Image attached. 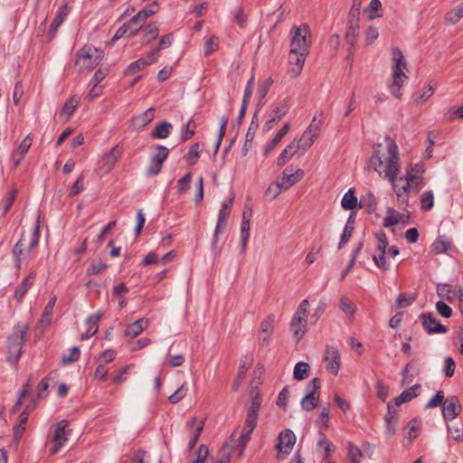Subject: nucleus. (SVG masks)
Returning <instances> with one entry per match:
<instances>
[{
  "instance_id": "obj_1",
  "label": "nucleus",
  "mask_w": 463,
  "mask_h": 463,
  "mask_svg": "<svg viewBox=\"0 0 463 463\" xmlns=\"http://www.w3.org/2000/svg\"><path fill=\"white\" fill-rule=\"evenodd\" d=\"M386 146L378 145L374 150L373 156L370 159V166L373 167L380 175L389 181H392L400 172L399 148L393 139L389 136L385 137Z\"/></svg>"
},
{
  "instance_id": "obj_2",
  "label": "nucleus",
  "mask_w": 463,
  "mask_h": 463,
  "mask_svg": "<svg viewBox=\"0 0 463 463\" xmlns=\"http://www.w3.org/2000/svg\"><path fill=\"white\" fill-rule=\"evenodd\" d=\"M392 60L394 62L392 65V82L389 85V89L392 96L401 99L402 95L401 88L407 76L403 71V69L406 68V62L400 49H392Z\"/></svg>"
},
{
  "instance_id": "obj_3",
  "label": "nucleus",
  "mask_w": 463,
  "mask_h": 463,
  "mask_svg": "<svg viewBox=\"0 0 463 463\" xmlns=\"http://www.w3.org/2000/svg\"><path fill=\"white\" fill-rule=\"evenodd\" d=\"M29 331V326L26 324L17 325L14 333L8 337V361L15 363L22 354L23 345L25 342V336Z\"/></svg>"
},
{
  "instance_id": "obj_4",
  "label": "nucleus",
  "mask_w": 463,
  "mask_h": 463,
  "mask_svg": "<svg viewBox=\"0 0 463 463\" xmlns=\"http://www.w3.org/2000/svg\"><path fill=\"white\" fill-rule=\"evenodd\" d=\"M103 58L102 52L97 48L85 45L78 51L75 66L80 71H90L95 68Z\"/></svg>"
},
{
  "instance_id": "obj_5",
  "label": "nucleus",
  "mask_w": 463,
  "mask_h": 463,
  "mask_svg": "<svg viewBox=\"0 0 463 463\" xmlns=\"http://www.w3.org/2000/svg\"><path fill=\"white\" fill-rule=\"evenodd\" d=\"M290 33L292 35L291 50L309 52L310 43L307 40L310 36L309 27L307 24L293 26Z\"/></svg>"
},
{
  "instance_id": "obj_6",
  "label": "nucleus",
  "mask_w": 463,
  "mask_h": 463,
  "mask_svg": "<svg viewBox=\"0 0 463 463\" xmlns=\"http://www.w3.org/2000/svg\"><path fill=\"white\" fill-rule=\"evenodd\" d=\"M68 427L69 422L66 420H61L54 425L52 436V441L54 443V446L51 449L52 455L58 453L61 448L68 441V436L71 432V430Z\"/></svg>"
},
{
  "instance_id": "obj_7",
  "label": "nucleus",
  "mask_w": 463,
  "mask_h": 463,
  "mask_svg": "<svg viewBox=\"0 0 463 463\" xmlns=\"http://www.w3.org/2000/svg\"><path fill=\"white\" fill-rule=\"evenodd\" d=\"M289 110V100L284 99L277 102L269 115V118L263 125V130L269 131L275 123L279 122Z\"/></svg>"
},
{
  "instance_id": "obj_8",
  "label": "nucleus",
  "mask_w": 463,
  "mask_h": 463,
  "mask_svg": "<svg viewBox=\"0 0 463 463\" xmlns=\"http://www.w3.org/2000/svg\"><path fill=\"white\" fill-rule=\"evenodd\" d=\"M307 393L301 401V406L304 410L310 411L315 409L318 402V395L317 391L320 389V380L314 378L307 385Z\"/></svg>"
},
{
  "instance_id": "obj_9",
  "label": "nucleus",
  "mask_w": 463,
  "mask_h": 463,
  "mask_svg": "<svg viewBox=\"0 0 463 463\" xmlns=\"http://www.w3.org/2000/svg\"><path fill=\"white\" fill-rule=\"evenodd\" d=\"M258 419L259 415L247 412L244 426L239 438L241 454L243 452L245 446L251 439V433L257 426Z\"/></svg>"
},
{
  "instance_id": "obj_10",
  "label": "nucleus",
  "mask_w": 463,
  "mask_h": 463,
  "mask_svg": "<svg viewBox=\"0 0 463 463\" xmlns=\"http://www.w3.org/2000/svg\"><path fill=\"white\" fill-rule=\"evenodd\" d=\"M158 150L157 154L152 156L150 165L147 168L149 175H156L162 169L163 164L168 156L169 150L167 147L158 145L156 146Z\"/></svg>"
},
{
  "instance_id": "obj_11",
  "label": "nucleus",
  "mask_w": 463,
  "mask_h": 463,
  "mask_svg": "<svg viewBox=\"0 0 463 463\" xmlns=\"http://www.w3.org/2000/svg\"><path fill=\"white\" fill-rule=\"evenodd\" d=\"M324 360L326 363V369L332 374L336 375L340 369V354L338 350L332 345H326Z\"/></svg>"
},
{
  "instance_id": "obj_12",
  "label": "nucleus",
  "mask_w": 463,
  "mask_h": 463,
  "mask_svg": "<svg viewBox=\"0 0 463 463\" xmlns=\"http://www.w3.org/2000/svg\"><path fill=\"white\" fill-rule=\"evenodd\" d=\"M296 443V436L291 430H282L278 437L276 449L283 454H289Z\"/></svg>"
},
{
  "instance_id": "obj_13",
  "label": "nucleus",
  "mask_w": 463,
  "mask_h": 463,
  "mask_svg": "<svg viewBox=\"0 0 463 463\" xmlns=\"http://www.w3.org/2000/svg\"><path fill=\"white\" fill-rule=\"evenodd\" d=\"M309 52L291 50L288 55V62L291 66L289 71L292 77H297L301 72L306 61V58Z\"/></svg>"
},
{
  "instance_id": "obj_14",
  "label": "nucleus",
  "mask_w": 463,
  "mask_h": 463,
  "mask_svg": "<svg viewBox=\"0 0 463 463\" xmlns=\"http://www.w3.org/2000/svg\"><path fill=\"white\" fill-rule=\"evenodd\" d=\"M419 318L421 321L422 326L430 335L444 334L447 332V328L439 321H437V319L430 313L421 314Z\"/></svg>"
},
{
  "instance_id": "obj_15",
  "label": "nucleus",
  "mask_w": 463,
  "mask_h": 463,
  "mask_svg": "<svg viewBox=\"0 0 463 463\" xmlns=\"http://www.w3.org/2000/svg\"><path fill=\"white\" fill-rule=\"evenodd\" d=\"M460 407L456 396H449L443 402L442 414L446 420H454L459 413Z\"/></svg>"
},
{
  "instance_id": "obj_16",
  "label": "nucleus",
  "mask_w": 463,
  "mask_h": 463,
  "mask_svg": "<svg viewBox=\"0 0 463 463\" xmlns=\"http://www.w3.org/2000/svg\"><path fill=\"white\" fill-rule=\"evenodd\" d=\"M304 171L298 169L295 173H288V168H286L282 173V177L278 181L279 186L283 190H288L294 184L298 183L304 177Z\"/></svg>"
},
{
  "instance_id": "obj_17",
  "label": "nucleus",
  "mask_w": 463,
  "mask_h": 463,
  "mask_svg": "<svg viewBox=\"0 0 463 463\" xmlns=\"http://www.w3.org/2000/svg\"><path fill=\"white\" fill-rule=\"evenodd\" d=\"M392 184L393 190L397 195L398 200L403 203L408 201V194L411 191L410 184L405 177H400L396 180V177H393L392 181H390Z\"/></svg>"
},
{
  "instance_id": "obj_18",
  "label": "nucleus",
  "mask_w": 463,
  "mask_h": 463,
  "mask_svg": "<svg viewBox=\"0 0 463 463\" xmlns=\"http://www.w3.org/2000/svg\"><path fill=\"white\" fill-rule=\"evenodd\" d=\"M122 152V146L120 145H116L109 153L103 156L101 162L102 166L105 168L106 172H109L112 169V167L121 157Z\"/></svg>"
},
{
  "instance_id": "obj_19",
  "label": "nucleus",
  "mask_w": 463,
  "mask_h": 463,
  "mask_svg": "<svg viewBox=\"0 0 463 463\" xmlns=\"http://www.w3.org/2000/svg\"><path fill=\"white\" fill-rule=\"evenodd\" d=\"M103 317V312L99 310L95 314L90 316L86 320L87 331L80 335V340H87L93 336L99 329V321Z\"/></svg>"
},
{
  "instance_id": "obj_20",
  "label": "nucleus",
  "mask_w": 463,
  "mask_h": 463,
  "mask_svg": "<svg viewBox=\"0 0 463 463\" xmlns=\"http://www.w3.org/2000/svg\"><path fill=\"white\" fill-rule=\"evenodd\" d=\"M158 10V3L156 1H154L149 6L146 8L139 11L137 14H136L130 20L129 23L131 24L139 25V27H142L145 21L154 14H156Z\"/></svg>"
},
{
  "instance_id": "obj_21",
  "label": "nucleus",
  "mask_w": 463,
  "mask_h": 463,
  "mask_svg": "<svg viewBox=\"0 0 463 463\" xmlns=\"http://www.w3.org/2000/svg\"><path fill=\"white\" fill-rule=\"evenodd\" d=\"M410 215L405 213H395L392 208H389L387 215L383 219L384 227H391L397 223L406 224L409 222Z\"/></svg>"
},
{
  "instance_id": "obj_22",
  "label": "nucleus",
  "mask_w": 463,
  "mask_h": 463,
  "mask_svg": "<svg viewBox=\"0 0 463 463\" xmlns=\"http://www.w3.org/2000/svg\"><path fill=\"white\" fill-rule=\"evenodd\" d=\"M28 421V412L26 411H24L20 415L18 419V422L14 426V441L15 443V446H18L23 434L25 430V425Z\"/></svg>"
},
{
  "instance_id": "obj_23",
  "label": "nucleus",
  "mask_w": 463,
  "mask_h": 463,
  "mask_svg": "<svg viewBox=\"0 0 463 463\" xmlns=\"http://www.w3.org/2000/svg\"><path fill=\"white\" fill-rule=\"evenodd\" d=\"M35 274L33 272L30 273L26 278H24L22 283L18 285L14 290V298L21 302L24 295L33 284Z\"/></svg>"
},
{
  "instance_id": "obj_24",
  "label": "nucleus",
  "mask_w": 463,
  "mask_h": 463,
  "mask_svg": "<svg viewBox=\"0 0 463 463\" xmlns=\"http://www.w3.org/2000/svg\"><path fill=\"white\" fill-rule=\"evenodd\" d=\"M203 425H204L203 421L198 420L196 417H193L190 420L187 421V423H186L187 428H193L194 426H195L194 432L189 441V449H192L197 443L198 439L203 430Z\"/></svg>"
},
{
  "instance_id": "obj_25",
  "label": "nucleus",
  "mask_w": 463,
  "mask_h": 463,
  "mask_svg": "<svg viewBox=\"0 0 463 463\" xmlns=\"http://www.w3.org/2000/svg\"><path fill=\"white\" fill-rule=\"evenodd\" d=\"M420 389V384H414L413 386L404 390L394 401L397 406L411 401L413 398L419 395Z\"/></svg>"
},
{
  "instance_id": "obj_26",
  "label": "nucleus",
  "mask_w": 463,
  "mask_h": 463,
  "mask_svg": "<svg viewBox=\"0 0 463 463\" xmlns=\"http://www.w3.org/2000/svg\"><path fill=\"white\" fill-rule=\"evenodd\" d=\"M148 320L147 319H138L132 324L128 325L126 329V335L130 336L131 338H134L137 336L139 334H141L144 329L147 326Z\"/></svg>"
},
{
  "instance_id": "obj_27",
  "label": "nucleus",
  "mask_w": 463,
  "mask_h": 463,
  "mask_svg": "<svg viewBox=\"0 0 463 463\" xmlns=\"http://www.w3.org/2000/svg\"><path fill=\"white\" fill-rule=\"evenodd\" d=\"M317 445L324 449V458L325 461L329 460L332 454L335 450V446L326 437V435L322 432H319V439L317 441Z\"/></svg>"
},
{
  "instance_id": "obj_28",
  "label": "nucleus",
  "mask_w": 463,
  "mask_h": 463,
  "mask_svg": "<svg viewBox=\"0 0 463 463\" xmlns=\"http://www.w3.org/2000/svg\"><path fill=\"white\" fill-rule=\"evenodd\" d=\"M297 152L298 146H295V141H293L290 144H288L279 156L277 159L278 165L283 166L284 165H286Z\"/></svg>"
},
{
  "instance_id": "obj_29",
  "label": "nucleus",
  "mask_w": 463,
  "mask_h": 463,
  "mask_svg": "<svg viewBox=\"0 0 463 463\" xmlns=\"http://www.w3.org/2000/svg\"><path fill=\"white\" fill-rule=\"evenodd\" d=\"M78 105L79 99L74 97L67 100L60 112V118L64 122L69 120Z\"/></svg>"
},
{
  "instance_id": "obj_30",
  "label": "nucleus",
  "mask_w": 463,
  "mask_h": 463,
  "mask_svg": "<svg viewBox=\"0 0 463 463\" xmlns=\"http://www.w3.org/2000/svg\"><path fill=\"white\" fill-rule=\"evenodd\" d=\"M354 219H355V213H352L349 215L348 219H347V222H346V224L345 226V229H344V232H343V233L341 235V239H340V242H339L338 248H342L350 240V238L352 236V233L354 232Z\"/></svg>"
},
{
  "instance_id": "obj_31",
  "label": "nucleus",
  "mask_w": 463,
  "mask_h": 463,
  "mask_svg": "<svg viewBox=\"0 0 463 463\" xmlns=\"http://www.w3.org/2000/svg\"><path fill=\"white\" fill-rule=\"evenodd\" d=\"M172 128L173 127L171 123L163 121L156 126L155 129L151 132V137L157 139L166 138L169 136Z\"/></svg>"
},
{
  "instance_id": "obj_32",
  "label": "nucleus",
  "mask_w": 463,
  "mask_h": 463,
  "mask_svg": "<svg viewBox=\"0 0 463 463\" xmlns=\"http://www.w3.org/2000/svg\"><path fill=\"white\" fill-rule=\"evenodd\" d=\"M228 218H229V213L227 211H224L223 209H221L219 212L217 225H216L215 231H214V237H213V245L216 244V242L218 241L219 234L223 232V231L226 227Z\"/></svg>"
},
{
  "instance_id": "obj_33",
  "label": "nucleus",
  "mask_w": 463,
  "mask_h": 463,
  "mask_svg": "<svg viewBox=\"0 0 463 463\" xmlns=\"http://www.w3.org/2000/svg\"><path fill=\"white\" fill-rule=\"evenodd\" d=\"M250 217H242L241 226V253H244L247 248L248 240L250 237Z\"/></svg>"
},
{
  "instance_id": "obj_34",
  "label": "nucleus",
  "mask_w": 463,
  "mask_h": 463,
  "mask_svg": "<svg viewBox=\"0 0 463 463\" xmlns=\"http://www.w3.org/2000/svg\"><path fill=\"white\" fill-rule=\"evenodd\" d=\"M68 13L69 11L67 5H64L59 8L50 26V33H53L58 30L59 26L62 24Z\"/></svg>"
},
{
  "instance_id": "obj_35",
  "label": "nucleus",
  "mask_w": 463,
  "mask_h": 463,
  "mask_svg": "<svg viewBox=\"0 0 463 463\" xmlns=\"http://www.w3.org/2000/svg\"><path fill=\"white\" fill-rule=\"evenodd\" d=\"M341 205L345 210H354L357 205V198L354 196V188H350L343 196Z\"/></svg>"
},
{
  "instance_id": "obj_36",
  "label": "nucleus",
  "mask_w": 463,
  "mask_h": 463,
  "mask_svg": "<svg viewBox=\"0 0 463 463\" xmlns=\"http://www.w3.org/2000/svg\"><path fill=\"white\" fill-rule=\"evenodd\" d=\"M156 61V58L153 57L152 60H145L139 59L136 61H133L128 67L126 73L127 74H135L136 72L144 70L149 64H152Z\"/></svg>"
},
{
  "instance_id": "obj_37",
  "label": "nucleus",
  "mask_w": 463,
  "mask_h": 463,
  "mask_svg": "<svg viewBox=\"0 0 463 463\" xmlns=\"http://www.w3.org/2000/svg\"><path fill=\"white\" fill-rule=\"evenodd\" d=\"M308 306H309V303H308L307 299L302 300L300 302L298 309L296 310L292 320L298 321V322L305 321L307 323L308 313H309Z\"/></svg>"
},
{
  "instance_id": "obj_38",
  "label": "nucleus",
  "mask_w": 463,
  "mask_h": 463,
  "mask_svg": "<svg viewBox=\"0 0 463 463\" xmlns=\"http://www.w3.org/2000/svg\"><path fill=\"white\" fill-rule=\"evenodd\" d=\"M450 248V242L445 236H439L432 244L431 251L434 254H441L446 252Z\"/></svg>"
},
{
  "instance_id": "obj_39",
  "label": "nucleus",
  "mask_w": 463,
  "mask_h": 463,
  "mask_svg": "<svg viewBox=\"0 0 463 463\" xmlns=\"http://www.w3.org/2000/svg\"><path fill=\"white\" fill-rule=\"evenodd\" d=\"M57 298L56 296H53L51 300L47 303V305L44 307L43 313L41 317V324L43 326H48L51 323V317L53 312V308L56 303Z\"/></svg>"
},
{
  "instance_id": "obj_40",
  "label": "nucleus",
  "mask_w": 463,
  "mask_h": 463,
  "mask_svg": "<svg viewBox=\"0 0 463 463\" xmlns=\"http://www.w3.org/2000/svg\"><path fill=\"white\" fill-rule=\"evenodd\" d=\"M463 17V3L446 14L445 19L450 24H457Z\"/></svg>"
},
{
  "instance_id": "obj_41",
  "label": "nucleus",
  "mask_w": 463,
  "mask_h": 463,
  "mask_svg": "<svg viewBox=\"0 0 463 463\" xmlns=\"http://www.w3.org/2000/svg\"><path fill=\"white\" fill-rule=\"evenodd\" d=\"M290 329L294 337L296 338L297 343H298L305 335L307 323L305 321L298 322L292 320L290 324Z\"/></svg>"
},
{
  "instance_id": "obj_42",
  "label": "nucleus",
  "mask_w": 463,
  "mask_h": 463,
  "mask_svg": "<svg viewBox=\"0 0 463 463\" xmlns=\"http://www.w3.org/2000/svg\"><path fill=\"white\" fill-rule=\"evenodd\" d=\"M408 431V439L410 440V443L418 437L420 434V429H421V422L420 420L418 418H415L408 422L406 427Z\"/></svg>"
},
{
  "instance_id": "obj_43",
  "label": "nucleus",
  "mask_w": 463,
  "mask_h": 463,
  "mask_svg": "<svg viewBox=\"0 0 463 463\" xmlns=\"http://www.w3.org/2000/svg\"><path fill=\"white\" fill-rule=\"evenodd\" d=\"M317 115L314 116L312 122L309 124L307 128L303 133V137H311L315 141L320 133V123H317Z\"/></svg>"
},
{
  "instance_id": "obj_44",
  "label": "nucleus",
  "mask_w": 463,
  "mask_h": 463,
  "mask_svg": "<svg viewBox=\"0 0 463 463\" xmlns=\"http://www.w3.org/2000/svg\"><path fill=\"white\" fill-rule=\"evenodd\" d=\"M143 31L145 33L144 40L142 42L143 44L149 43L152 40L156 39L159 33V29L155 23L148 24Z\"/></svg>"
},
{
  "instance_id": "obj_45",
  "label": "nucleus",
  "mask_w": 463,
  "mask_h": 463,
  "mask_svg": "<svg viewBox=\"0 0 463 463\" xmlns=\"http://www.w3.org/2000/svg\"><path fill=\"white\" fill-rule=\"evenodd\" d=\"M201 152H202V147H201L200 144L199 143L194 144L189 148L188 153L184 156L186 159V162L190 165H194L197 162Z\"/></svg>"
},
{
  "instance_id": "obj_46",
  "label": "nucleus",
  "mask_w": 463,
  "mask_h": 463,
  "mask_svg": "<svg viewBox=\"0 0 463 463\" xmlns=\"http://www.w3.org/2000/svg\"><path fill=\"white\" fill-rule=\"evenodd\" d=\"M347 450L349 460L352 463H361V459L364 455L357 446H355L353 442H348Z\"/></svg>"
},
{
  "instance_id": "obj_47",
  "label": "nucleus",
  "mask_w": 463,
  "mask_h": 463,
  "mask_svg": "<svg viewBox=\"0 0 463 463\" xmlns=\"http://www.w3.org/2000/svg\"><path fill=\"white\" fill-rule=\"evenodd\" d=\"M381 7L382 3L380 0H371L369 5L365 9V13L368 14V19L373 20L376 17H381L382 14L378 13Z\"/></svg>"
},
{
  "instance_id": "obj_48",
  "label": "nucleus",
  "mask_w": 463,
  "mask_h": 463,
  "mask_svg": "<svg viewBox=\"0 0 463 463\" xmlns=\"http://www.w3.org/2000/svg\"><path fill=\"white\" fill-rule=\"evenodd\" d=\"M405 178L408 181V184H410L411 191H414L415 193L425 185L423 176H416L410 174V175H406Z\"/></svg>"
},
{
  "instance_id": "obj_49",
  "label": "nucleus",
  "mask_w": 463,
  "mask_h": 463,
  "mask_svg": "<svg viewBox=\"0 0 463 463\" xmlns=\"http://www.w3.org/2000/svg\"><path fill=\"white\" fill-rule=\"evenodd\" d=\"M421 210L428 212L433 208L434 195L432 191H426L420 195Z\"/></svg>"
},
{
  "instance_id": "obj_50",
  "label": "nucleus",
  "mask_w": 463,
  "mask_h": 463,
  "mask_svg": "<svg viewBox=\"0 0 463 463\" xmlns=\"http://www.w3.org/2000/svg\"><path fill=\"white\" fill-rule=\"evenodd\" d=\"M359 35V26L357 24H351L348 26L347 32L345 33V40L348 44H350L352 47L356 43V38Z\"/></svg>"
},
{
  "instance_id": "obj_51",
  "label": "nucleus",
  "mask_w": 463,
  "mask_h": 463,
  "mask_svg": "<svg viewBox=\"0 0 463 463\" xmlns=\"http://www.w3.org/2000/svg\"><path fill=\"white\" fill-rule=\"evenodd\" d=\"M282 187L279 186L278 181L269 185L264 193V197L268 201H272L279 196L282 191Z\"/></svg>"
},
{
  "instance_id": "obj_52",
  "label": "nucleus",
  "mask_w": 463,
  "mask_h": 463,
  "mask_svg": "<svg viewBox=\"0 0 463 463\" xmlns=\"http://www.w3.org/2000/svg\"><path fill=\"white\" fill-rule=\"evenodd\" d=\"M340 309L346 315L353 316L356 311L355 305L345 296L340 298Z\"/></svg>"
},
{
  "instance_id": "obj_53",
  "label": "nucleus",
  "mask_w": 463,
  "mask_h": 463,
  "mask_svg": "<svg viewBox=\"0 0 463 463\" xmlns=\"http://www.w3.org/2000/svg\"><path fill=\"white\" fill-rule=\"evenodd\" d=\"M219 40L215 35H212L205 40L203 52L206 56L211 55L218 48Z\"/></svg>"
},
{
  "instance_id": "obj_54",
  "label": "nucleus",
  "mask_w": 463,
  "mask_h": 463,
  "mask_svg": "<svg viewBox=\"0 0 463 463\" xmlns=\"http://www.w3.org/2000/svg\"><path fill=\"white\" fill-rule=\"evenodd\" d=\"M275 323V316L269 315L266 317L260 324L261 334H272Z\"/></svg>"
},
{
  "instance_id": "obj_55",
  "label": "nucleus",
  "mask_w": 463,
  "mask_h": 463,
  "mask_svg": "<svg viewBox=\"0 0 463 463\" xmlns=\"http://www.w3.org/2000/svg\"><path fill=\"white\" fill-rule=\"evenodd\" d=\"M309 365L307 363L299 362L294 367V378L296 380H303L307 377Z\"/></svg>"
},
{
  "instance_id": "obj_56",
  "label": "nucleus",
  "mask_w": 463,
  "mask_h": 463,
  "mask_svg": "<svg viewBox=\"0 0 463 463\" xmlns=\"http://www.w3.org/2000/svg\"><path fill=\"white\" fill-rule=\"evenodd\" d=\"M188 391L186 383H183L173 394L168 397V401L172 404L179 402L185 395Z\"/></svg>"
},
{
  "instance_id": "obj_57",
  "label": "nucleus",
  "mask_w": 463,
  "mask_h": 463,
  "mask_svg": "<svg viewBox=\"0 0 463 463\" xmlns=\"http://www.w3.org/2000/svg\"><path fill=\"white\" fill-rule=\"evenodd\" d=\"M195 123L193 119H190L183 128L181 140L183 142L187 141L194 135Z\"/></svg>"
},
{
  "instance_id": "obj_58",
  "label": "nucleus",
  "mask_w": 463,
  "mask_h": 463,
  "mask_svg": "<svg viewBox=\"0 0 463 463\" xmlns=\"http://www.w3.org/2000/svg\"><path fill=\"white\" fill-rule=\"evenodd\" d=\"M192 181V174L187 173L184 177H182L180 180H178L177 184V194L179 195L185 193L190 188V184Z\"/></svg>"
},
{
  "instance_id": "obj_59",
  "label": "nucleus",
  "mask_w": 463,
  "mask_h": 463,
  "mask_svg": "<svg viewBox=\"0 0 463 463\" xmlns=\"http://www.w3.org/2000/svg\"><path fill=\"white\" fill-rule=\"evenodd\" d=\"M254 86H255L254 76H251L250 79L248 80L247 85L245 87L241 104H243V105L249 104L250 98L252 96Z\"/></svg>"
},
{
  "instance_id": "obj_60",
  "label": "nucleus",
  "mask_w": 463,
  "mask_h": 463,
  "mask_svg": "<svg viewBox=\"0 0 463 463\" xmlns=\"http://www.w3.org/2000/svg\"><path fill=\"white\" fill-rule=\"evenodd\" d=\"M272 83H273L272 79L268 78L263 82H261L260 84V86L258 88V95H259V99H260V103H261L262 99H265Z\"/></svg>"
},
{
  "instance_id": "obj_61",
  "label": "nucleus",
  "mask_w": 463,
  "mask_h": 463,
  "mask_svg": "<svg viewBox=\"0 0 463 463\" xmlns=\"http://www.w3.org/2000/svg\"><path fill=\"white\" fill-rule=\"evenodd\" d=\"M154 117H155V109L149 108L144 113H142L139 117H137L136 120L141 126L144 127V126L147 125L149 122H151L153 120Z\"/></svg>"
},
{
  "instance_id": "obj_62",
  "label": "nucleus",
  "mask_w": 463,
  "mask_h": 463,
  "mask_svg": "<svg viewBox=\"0 0 463 463\" xmlns=\"http://www.w3.org/2000/svg\"><path fill=\"white\" fill-rule=\"evenodd\" d=\"M414 300V298L411 294H400L395 301L398 308H403L410 306Z\"/></svg>"
},
{
  "instance_id": "obj_63",
  "label": "nucleus",
  "mask_w": 463,
  "mask_h": 463,
  "mask_svg": "<svg viewBox=\"0 0 463 463\" xmlns=\"http://www.w3.org/2000/svg\"><path fill=\"white\" fill-rule=\"evenodd\" d=\"M424 172H425V165L422 162L417 163L415 165L410 164L407 167L406 175H410V174H412V175L422 176V174Z\"/></svg>"
},
{
  "instance_id": "obj_64",
  "label": "nucleus",
  "mask_w": 463,
  "mask_h": 463,
  "mask_svg": "<svg viewBox=\"0 0 463 463\" xmlns=\"http://www.w3.org/2000/svg\"><path fill=\"white\" fill-rule=\"evenodd\" d=\"M375 238L377 240L376 249L380 251H387L388 241L386 234L383 232H379L375 233Z\"/></svg>"
}]
</instances>
